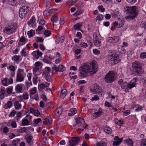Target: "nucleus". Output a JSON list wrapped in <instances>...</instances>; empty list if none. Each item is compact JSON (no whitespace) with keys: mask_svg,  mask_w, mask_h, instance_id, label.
<instances>
[{"mask_svg":"<svg viewBox=\"0 0 146 146\" xmlns=\"http://www.w3.org/2000/svg\"><path fill=\"white\" fill-rule=\"evenodd\" d=\"M80 69V70L84 72L83 73L80 71L79 75L80 76L86 77L89 73L93 75L96 73L98 71L97 62L93 60L90 63L85 64L81 66Z\"/></svg>","mask_w":146,"mask_h":146,"instance_id":"obj_1","label":"nucleus"},{"mask_svg":"<svg viewBox=\"0 0 146 146\" xmlns=\"http://www.w3.org/2000/svg\"><path fill=\"white\" fill-rule=\"evenodd\" d=\"M138 80V78H133L129 82H123L122 79H120L119 80L118 82L121 89L125 90L126 92H128L129 90L136 87L137 84L136 82Z\"/></svg>","mask_w":146,"mask_h":146,"instance_id":"obj_2","label":"nucleus"},{"mask_svg":"<svg viewBox=\"0 0 146 146\" xmlns=\"http://www.w3.org/2000/svg\"><path fill=\"white\" fill-rule=\"evenodd\" d=\"M142 64L140 61H135L132 64L131 70L132 74L135 76H140L142 73Z\"/></svg>","mask_w":146,"mask_h":146,"instance_id":"obj_3","label":"nucleus"},{"mask_svg":"<svg viewBox=\"0 0 146 146\" xmlns=\"http://www.w3.org/2000/svg\"><path fill=\"white\" fill-rule=\"evenodd\" d=\"M128 16H125V19L133 20L136 18L138 15L139 9L136 6L128 7L125 10Z\"/></svg>","mask_w":146,"mask_h":146,"instance_id":"obj_4","label":"nucleus"},{"mask_svg":"<svg viewBox=\"0 0 146 146\" xmlns=\"http://www.w3.org/2000/svg\"><path fill=\"white\" fill-rule=\"evenodd\" d=\"M117 78V74L115 71H111L108 72L105 76L104 80L108 83L114 82Z\"/></svg>","mask_w":146,"mask_h":146,"instance_id":"obj_5","label":"nucleus"},{"mask_svg":"<svg viewBox=\"0 0 146 146\" xmlns=\"http://www.w3.org/2000/svg\"><path fill=\"white\" fill-rule=\"evenodd\" d=\"M29 9L28 6H22L19 9V16L21 19L25 18L29 12Z\"/></svg>","mask_w":146,"mask_h":146,"instance_id":"obj_6","label":"nucleus"},{"mask_svg":"<svg viewBox=\"0 0 146 146\" xmlns=\"http://www.w3.org/2000/svg\"><path fill=\"white\" fill-rule=\"evenodd\" d=\"M17 28L15 25L12 24L6 26L3 29V32L6 34H10L15 32Z\"/></svg>","mask_w":146,"mask_h":146,"instance_id":"obj_7","label":"nucleus"},{"mask_svg":"<svg viewBox=\"0 0 146 146\" xmlns=\"http://www.w3.org/2000/svg\"><path fill=\"white\" fill-rule=\"evenodd\" d=\"M90 91L93 93V94H95L102 95V89L98 85H95L94 88H92L90 90Z\"/></svg>","mask_w":146,"mask_h":146,"instance_id":"obj_8","label":"nucleus"},{"mask_svg":"<svg viewBox=\"0 0 146 146\" xmlns=\"http://www.w3.org/2000/svg\"><path fill=\"white\" fill-rule=\"evenodd\" d=\"M23 70L21 69H18L17 75V77L16 79V81L17 82H22L24 81V77L23 74L21 73L23 72Z\"/></svg>","mask_w":146,"mask_h":146,"instance_id":"obj_9","label":"nucleus"},{"mask_svg":"<svg viewBox=\"0 0 146 146\" xmlns=\"http://www.w3.org/2000/svg\"><path fill=\"white\" fill-rule=\"evenodd\" d=\"M80 138L79 137L71 138V140L69 141V146H74L79 141Z\"/></svg>","mask_w":146,"mask_h":146,"instance_id":"obj_10","label":"nucleus"},{"mask_svg":"<svg viewBox=\"0 0 146 146\" xmlns=\"http://www.w3.org/2000/svg\"><path fill=\"white\" fill-rule=\"evenodd\" d=\"M110 60L111 61H113V62L115 64L118 63L120 60L119 55L115 54L111 55Z\"/></svg>","mask_w":146,"mask_h":146,"instance_id":"obj_11","label":"nucleus"},{"mask_svg":"<svg viewBox=\"0 0 146 146\" xmlns=\"http://www.w3.org/2000/svg\"><path fill=\"white\" fill-rule=\"evenodd\" d=\"M94 42V45L98 47H99L101 45V42L100 41L98 38L97 34L96 33L93 34Z\"/></svg>","mask_w":146,"mask_h":146,"instance_id":"obj_12","label":"nucleus"},{"mask_svg":"<svg viewBox=\"0 0 146 146\" xmlns=\"http://www.w3.org/2000/svg\"><path fill=\"white\" fill-rule=\"evenodd\" d=\"M52 69L54 70L56 72L59 71L60 72H62L65 69V67L62 65L60 64L58 67L56 65H54L52 67Z\"/></svg>","mask_w":146,"mask_h":146,"instance_id":"obj_13","label":"nucleus"},{"mask_svg":"<svg viewBox=\"0 0 146 146\" xmlns=\"http://www.w3.org/2000/svg\"><path fill=\"white\" fill-rule=\"evenodd\" d=\"M114 139L115 141L113 142V146H117L120 144L123 140V138L120 139L118 136H116L114 137Z\"/></svg>","mask_w":146,"mask_h":146,"instance_id":"obj_14","label":"nucleus"},{"mask_svg":"<svg viewBox=\"0 0 146 146\" xmlns=\"http://www.w3.org/2000/svg\"><path fill=\"white\" fill-rule=\"evenodd\" d=\"M119 40V37L117 36L112 37H109L107 39V40L111 43H115L118 42Z\"/></svg>","mask_w":146,"mask_h":146,"instance_id":"obj_15","label":"nucleus"},{"mask_svg":"<svg viewBox=\"0 0 146 146\" xmlns=\"http://www.w3.org/2000/svg\"><path fill=\"white\" fill-rule=\"evenodd\" d=\"M75 119L76 123L73 126L74 127H76L77 125H78V126H81L83 123L84 122V120L82 118L78 117L76 118Z\"/></svg>","mask_w":146,"mask_h":146,"instance_id":"obj_16","label":"nucleus"},{"mask_svg":"<svg viewBox=\"0 0 146 146\" xmlns=\"http://www.w3.org/2000/svg\"><path fill=\"white\" fill-rule=\"evenodd\" d=\"M62 111V109L61 107L57 108L55 110L54 116L55 118H58L61 114Z\"/></svg>","mask_w":146,"mask_h":146,"instance_id":"obj_17","label":"nucleus"},{"mask_svg":"<svg viewBox=\"0 0 146 146\" xmlns=\"http://www.w3.org/2000/svg\"><path fill=\"white\" fill-rule=\"evenodd\" d=\"M52 119L51 117H48L44 119L43 123L45 125H50L52 123Z\"/></svg>","mask_w":146,"mask_h":146,"instance_id":"obj_18","label":"nucleus"},{"mask_svg":"<svg viewBox=\"0 0 146 146\" xmlns=\"http://www.w3.org/2000/svg\"><path fill=\"white\" fill-rule=\"evenodd\" d=\"M42 72V75L44 76L49 75L50 72V68L49 67H46L43 70Z\"/></svg>","mask_w":146,"mask_h":146,"instance_id":"obj_19","label":"nucleus"},{"mask_svg":"<svg viewBox=\"0 0 146 146\" xmlns=\"http://www.w3.org/2000/svg\"><path fill=\"white\" fill-rule=\"evenodd\" d=\"M33 138V137L31 135L28 136L27 137L25 138L28 144L30 146L32 145L33 144V142L32 140Z\"/></svg>","mask_w":146,"mask_h":146,"instance_id":"obj_20","label":"nucleus"},{"mask_svg":"<svg viewBox=\"0 0 146 146\" xmlns=\"http://www.w3.org/2000/svg\"><path fill=\"white\" fill-rule=\"evenodd\" d=\"M22 101V100L20 99L19 101H16L14 103V106L15 109L18 110L21 108L22 105L19 103V102H21Z\"/></svg>","mask_w":146,"mask_h":146,"instance_id":"obj_21","label":"nucleus"},{"mask_svg":"<svg viewBox=\"0 0 146 146\" xmlns=\"http://www.w3.org/2000/svg\"><path fill=\"white\" fill-rule=\"evenodd\" d=\"M19 97L21 100H22V98L25 100H27L29 98V94L26 92H24L22 95L19 96Z\"/></svg>","mask_w":146,"mask_h":146,"instance_id":"obj_22","label":"nucleus"},{"mask_svg":"<svg viewBox=\"0 0 146 146\" xmlns=\"http://www.w3.org/2000/svg\"><path fill=\"white\" fill-rule=\"evenodd\" d=\"M102 114V112L99 110L98 111L95 112L92 114V118H93V119H95Z\"/></svg>","mask_w":146,"mask_h":146,"instance_id":"obj_23","label":"nucleus"},{"mask_svg":"<svg viewBox=\"0 0 146 146\" xmlns=\"http://www.w3.org/2000/svg\"><path fill=\"white\" fill-rule=\"evenodd\" d=\"M13 105V103L12 101H8L7 103L4 106V108L7 109L11 108Z\"/></svg>","mask_w":146,"mask_h":146,"instance_id":"obj_24","label":"nucleus"},{"mask_svg":"<svg viewBox=\"0 0 146 146\" xmlns=\"http://www.w3.org/2000/svg\"><path fill=\"white\" fill-rule=\"evenodd\" d=\"M104 129V131L108 134H110L112 132L111 129L108 126L105 127Z\"/></svg>","mask_w":146,"mask_h":146,"instance_id":"obj_25","label":"nucleus"},{"mask_svg":"<svg viewBox=\"0 0 146 146\" xmlns=\"http://www.w3.org/2000/svg\"><path fill=\"white\" fill-rule=\"evenodd\" d=\"M125 143L130 146H133V142L130 139H126L124 141Z\"/></svg>","mask_w":146,"mask_h":146,"instance_id":"obj_26","label":"nucleus"},{"mask_svg":"<svg viewBox=\"0 0 146 146\" xmlns=\"http://www.w3.org/2000/svg\"><path fill=\"white\" fill-rule=\"evenodd\" d=\"M35 18L33 16L30 20L29 21L27 22V24L28 25H30L31 24H32V25H33L35 26Z\"/></svg>","mask_w":146,"mask_h":146,"instance_id":"obj_27","label":"nucleus"},{"mask_svg":"<svg viewBox=\"0 0 146 146\" xmlns=\"http://www.w3.org/2000/svg\"><path fill=\"white\" fill-rule=\"evenodd\" d=\"M15 90L18 92L21 93L22 92L23 88L20 84H18L16 86Z\"/></svg>","mask_w":146,"mask_h":146,"instance_id":"obj_28","label":"nucleus"},{"mask_svg":"<svg viewBox=\"0 0 146 146\" xmlns=\"http://www.w3.org/2000/svg\"><path fill=\"white\" fill-rule=\"evenodd\" d=\"M67 94V91L66 89L62 90L61 91L60 97L62 98H64Z\"/></svg>","mask_w":146,"mask_h":146,"instance_id":"obj_29","label":"nucleus"},{"mask_svg":"<svg viewBox=\"0 0 146 146\" xmlns=\"http://www.w3.org/2000/svg\"><path fill=\"white\" fill-rule=\"evenodd\" d=\"M70 112L68 114V115L72 116L77 113V110L75 108H73L70 109Z\"/></svg>","mask_w":146,"mask_h":146,"instance_id":"obj_30","label":"nucleus"},{"mask_svg":"<svg viewBox=\"0 0 146 146\" xmlns=\"http://www.w3.org/2000/svg\"><path fill=\"white\" fill-rule=\"evenodd\" d=\"M43 34L45 36L48 37L50 36L51 33L49 30H46L44 32Z\"/></svg>","mask_w":146,"mask_h":146,"instance_id":"obj_31","label":"nucleus"},{"mask_svg":"<svg viewBox=\"0 0 146 146\" xmlns=\"http://www.w3.org/2000/svg\"><path fill=\"white\" fill-rule=\"evenodd\" d=\"M44 76L47 81L49 82L52 81V79L50 74Z\"/></svg>","mask_w":146,"mask_h":146,"instance_id":"obj_32","label":"nucleus"},{"mask_svg":"<svg viewBox=\"0 0 146 146\" xmlns=\"http://www.w3.org/2000/svg\"><path fill=\"white\" fill-rule=\"evenodd\" d=\"M51 20L53 23L56 22L58 21L57 16L56 15H54L51 18Z\"/></svg>","mask_w":146,"mask_h":146,"instance_id":"obj_33","label":"nucleus"},{"mask_svg":"<svg viewBox=\"0 0 146 146\" xmlns=\"http://www.w3.org/2000/svg\"><path fill=\"white\" fill-rule=\"evenodd\" d=\"M27 39L24 36H22L19 39V42H22L23 44H24L26 42Z\"/></svg>","mask_w":146,"mask_h":146,"instance_id":"obj_34","label":"nucleus"},{"mask_svg":"<svg viewBox=\"0 0 146 146\" xmlns=\"http://www.w3.org/2000/svg\"><path fill=\"white\" fill-rule=\"evenodd\" d=\"M8 79L7 78H5L3 79V80H2L1 82L5 86H7L8 85V83L7 82V80Z\"/></svg>","mask_w":146,"mask_h":146,"instance_id":"obj_35","label":"nucleus"},{"mask_svg":"<svg viewBox=\"0 0 146 146\" xmlns=\"http://www.w3.org/2000/svg\"><path fill=\"white\" fill-rule=\"evenodd\" d=\"M44 39L42 37H36V38L35 40L37 42H43Z\"/></svg>","mask_w":146,"mask_h":146,"instance_id":"obj_36","label":"nucleus"},{"mask_svg":"<svg viewBox=\"0 0 146 146\" xmlns=\"http://www.w3.org/2000/svg\"><path fill=\"white\" fill-rule=\"evenodd\" d=\"M96 146H107V144L105 142L102 141L97 143Z\"/></svg>","mask_w":146,"mask_h":146,"instance_id":"obj_37","label":"nucleus"},{"mask_svg":"<svg viewBox=\"0 0 146 146\" xmlns=\"http://www.w3.org/2000/svg\"><path fill=\"white\" fill-rule=\"evenodd\" d=\"M120 13L118 11L115 12L111 14L112 17L116 18L118 17V15L119 16Z\"/></svg>","mask_w":146,"mask_h":146,"instance_id":"obj_38","label":"nucleus"},{"mask_svg":"<svg viewBox=\"0 0 146 146\" xmlns=\"http://www.w3.org/2000/svg\"><path fill=\"white\" fill-rule=\"evenodd\" d=\"M8 3L10 5H14L16 4V0H8Z\"/></svg>","mask_w":146,"mask_h":146,"instance_id":"obj_39","label":"nucleus"},{"mask_svg":"<svg viewBox=\"0 0 146 146\" xmlns=\"http://www.w3.org/2000/svg\"><path fill=\"white\" fill-rule=\"evenodd\" d=\"M20 141L19 139H17L16 140H15L12 142V144L13 146H16L17 145V143H19Z\"/></svg>","mask_w":146,"mask_h":146,"instance_id":"obj_40","label":"nucleus"},{"mask_svg":"<svg viewBox=\"0 0 146 146\" xmlns=\"http://www.w3.org/2000/svg\"><path fill=\"white\" fill-rule=\"evenodd\" d=\"M13 87L12 86L9 87L7 89V93L8 94L12 93L13 90Z\"/></svg>","mask_w":146,"mask_h":146,"instance_id":"obj_41","label":"nucleus"},{"mask_svg":"<svg viewBox=\"0 0 146 146\" xmlns=\"http://www.w3.org/2000/svg\"><path fill=\"white\" fill-rule=\"evenodd\" d=\"M81 26V25L79 23H77L74 25V29L76 30H78L80 29Z\"/></svg>","mask_w":146,"mask_h":146,"instance_id":"obj_42","label":"nucleus"},{"mask_svg":"<svg viewBox=\"0 0 146 146\" xmlns=\"http://www.w3.org/2000/svg\"><path fill=\"white\" fill-rule=\"evenodd\" d=\"M29 123L28 120L27 119H23L22 121V124L23 126L27 125Z\"/></svg>","mask_w":146,"mask_h":146,"instance_id":"obj_43","label":"nucleus"},{"mask_svg":"<svg viewBox=\"0 0 146 146\" xmlns=\"http://www.w3.org/2000/svg\"><path fill=\"white\" fill-rule=\"evenodd\" d=\"M36 92V90L35 88H32L31 90V92L30 93V95L31 97V95H33L35 94Z\"/></svg>","mask_w":146,"mask_h":146,"instance_id":"obj_44","label":"nucleus"},{"mask_svg":"<svg viewBox=\"0 0 146 146\" xmlns=\"http://www.w3.org/2000/svg\"><path fill=\"white\" fill-rule=\"evenodd\" d=\"M37 53V52L36 51H34L33 52V54L34 56V57L35 59H37L39 57Z\"/></svg>","mask_w":146,"mask_h":146,"instance_id":"obj_45","label":"nucleus"},{"mask_svg":"<svg viewBox=\"0 0 146 146\" xmlns=\"http://www.w3.org/2000/svg\"><path fill=\"white\" fill-rule=\"evenodd\" d=\"M34 32L33 30H31L28 32L27 34L29 36L32 37L34 35Z\"/></svg>","mask_w":146,"mask_h":146,"instance_id":"obj_46","label":"nucleus"},{"mask_svg":"<svg viewBox=\"0 0 146 146\" xmlns=\"http://www.w3.org/2000/svg\"><path fill=\"white\" fill-rule=\"evenodd\" d=\"M16 113V111L15 110H13L9 114V116L10 117H13L14 116Z\"/></svg>","mask_w":146,"mask_h":146,"instance_id":"obj_47","label":"nucleus"},{"mask_svg":"<svg viewBox=\"0 0 146 146\" xmlns=\"http://www.w3.org/2000/svg\"><path fill=\"white\" fill-rule=\"evenodd\" d=\"M38 77L37 76H35L33 78V81L34 84L36 85L37 83V79Z\"/></svg>","mask_w":146,"mask_h":146,"instance_id":"obj_48","label":"nucleus"},{"mask_svg":"<svg viewBox=\"0 0 146 146\" xmlns=\"http://www.w3.org/2000/svg\"><path fill=\"white\" fill-rule=\"evenodd\" d=\"M20 56L17 55H14L12 57V59L14 61H17L19 59Z\"/></svg>","mask_w":146,"mask_h":146,"instance_id":"obj_49","label":"nucleus"},{"mask_svg":"<svg viewBox=\"0 0 146 146\" xmlns=\"http://www.w3.org/2000/svg\"><path fill=\"white\" fill-rule=\"evenodd\" d=\"M98 10L101 12H104L105 11V8H104L102 5H99L98 7Z\"/></svg>","mask_w":146,"mask_h":146,"instance_id":"obj_50","label":"nucleus"},{"mask_svg":"<svg viewBox=\"0 0 146 146\" xmlns=\"http://www.w3.org/2000/svg\"><path fill=\"white\" fill-rule=\"evenodd\" d=\"M141 146H146V138L142 140L141 142Z\"/></svg>","mask_w":146,"mask_h":146,"instance_id":"obj_51","label":"nucleus"},{"mask_svg":"<svg viewBox=\"0 0 146 146\" xmlns=\"http://www.w3.org/2000/svg\"><path fill=\"white\" fill-rule=\"evenodd\" d=\"M25 50V48H23L21 52V55L24 56H26V52Z\"/></svg>","mask_w":146,"mask_h":146,"instance_id":"obj_52","label":"nucleus"},{"mask_svg":"<svg viewBox=\"0 0 146 146\" xmlns=\"http://www.w3.org/2000/svg\"><path fill=\"white\" fill-rule=\"evenodd\" d=\"M9 68L10 70L12 72H14L15 70V67L12 65H10L9 66Z\"/></svg>","mask_w":146,"mask_h":146,"instance_id":"obj_53","label":"nucleus"},{"mask_svg":"<svg viewBox=\"0 0 146 146\" xmlns=\"http://www.w3.org/2000/svg\"><path fill=\"white\" fill-rule=\"evenodd\" d=\"M140 57L142 59L145 58L146 57V53L145 52L141 53L140 54Z\"/></svg>","mask_w":146,"mask_h":146,"instance_id":"obj_54","label":"nucleus"},{"mask_svg":"<svg viewBox=\"0 0 146 146\" xmlns=\"http://www.w3.org/2000/svg\"><path fill=\"white\" fill-rule=\"evenodd\" d=\"M39 23L41 25H44L45 23V21L43 19H38Z\"/></svg>","mask_w":146,"mask_h":146,"instance_id":"obj_55","label":"nucleus"},{"mask_svg":"<svg viewBox=\"0 0 146 146\" xmlns=\"http://www.w3.org/2000/svg\"><path fill=\"white\" fill-rule=\"evenodd\" d=\"M27 130V128L25 127H24L23 128H21V129H19V131L20 133H23V132H25L26 130Z\"/></svg>","mask_w":146,"mask_h":146,"instance_id":"obj_56","label":"nucleus"},{"mask_svg":"<svg viewBox=\"0 0 146 146\" xmlns=\"http://www.w3.org/2000/svg\"><path fill=\"white\" fill-rule=\"evenodd\" d=\"M93 52L95 54H98L100 53V51L96 49H93Z\"/></svg>","mask_w":146,"mask_h":146,"instance_id":"obj_57","label":"nucleus"},{"mask_svg":"<svg viewBox=\"0 0 146 146\" xmlns=\"http://www.w3.org/2000/svg\"><path fill=\"white\" fill-rule=\"evenodd\" d=\"M5 88L3 87V88H2L1 89H0V96H2L4 94L5 92V91L3 89V88Z\"/></svg>","mask_w":146,"mask_h":146,"instance_id":"obj_58","label":"nucleus"},{"mask_svg":"<svg viewBox=\"0 0 146 146\" xmlns=\"http://www.w3.org/2000/svg\"><path fill=\"white\" fill-rule=\"evenodd\" d=\"M80 45L84 48H86L88 46V45L86 43L84 42H82L80 44Z\"/></svg>","mask_w":146,"mask_h":146,"instance_id":"obj_59","label":"nucleus"},{"mask_svg":"<svg viewBox=\"0 0 146 146\" xmlns=\"http://www.w3.org/2000/svg\"><path fill=\"white\" fill-rule=\"evenodd\" d=\"M103 18V16L102 15H99L96 17L97 19L99 21L102 20Z\"/></svg>","mask_w":146,"mask_h":146,"instance_id":"obj_60","label":"nucleus"},{"mask_svg":"<svg viewBox=\"0 0 146 146\" xmlns=\"http://www.w3.org/2000/svg\"><path fill=\"white\" fill-rule=\"evenodd\" d=\"M11 125L13 128H16L17 127V124L16 122L15 121H12L11 123Z\"/></svg>","mask_w":146,"mask_h":146,"instance_id":"obj_61","label":"nucleus"},{"mask_svg":"<svg viewBox=\"0 0 146 146\" xmlns=\"http://www.w3.org/2000/svg\"><path fill=\"white\" fill-rule=\"evenodd\" d=\"M99 100V98L98 96L95 95L94 96V97H92V99H91V100H92V101H93L94 100Z\"/></svg>","mask_w":146,"mask_h":146,"instance_id":"obj_62","label":"nucleus"},{"mask_svg":"<svg viewBox=\"0 0 146 146\" xmlns=\"http://www.w3.org/2000/svg\"><path fill=\"white\" fill-rule=\"evenodd\" d=\"M86 83V81H85L84 80H80L79 81H78V85H80L82 84H84V83Z\"/></svg>","mask_w":146,"mask_h":146,"instance_id":"obj_63","label":"nucleus"},{"mask_svg":"<svg viewBox=\"0 0 146 146\" xmlns=\"http://www.w3.org/2000/svg\"><path fill=\"white\" fill-rule=\"evenodd\" d=\"M9 131V129L8 127H5L3 128V131L4 133H7Z\"/></svg>","mask_w":146,"mask_h":146,"instance_id":"obj_64","label":"nucleus"}]
</instances>
